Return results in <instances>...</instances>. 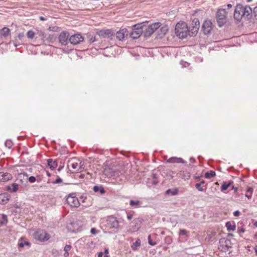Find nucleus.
Instances as JSON below:
<instances>
[{"label":"nucleus","instance_id":"f257e3e1","mask_svg":"<svg viewBox=\"0 0 257 257\" xmlns=\"http://www.w3.org/2000/svg\"><path fill=\"white\" fill-rule=\"evenodd\" d=\"M252 9L248 6H243L241 4L236 5L234 14V18L240 22L242 18L248 20L251 17Z\"/></svg>","mask_w":257,"mask_h":257},{"label":"nucleus","instance_id":"f03ea898","mask_svg":"<svg viewBox=\"0 0 257 257\" xmlns=\"http://www.w3.org/2000/svg\"><path fill=\"white\" fill-rule=\"evenodd\" d=\"M175 34L180 39L186 38L189 34L187 24L184 22L178 23L175 28Z\"/></svg>","mask_w":257,"mask_h":257},{"label":"nucleus","instance_id":"7ed1b4c3","mask_svg":"<svg viewBox=\"0 0 257 257\" xmlns=\"http://www.w3.org/2000/svg\"><path fill=\"white\" fill-rule=\"evenodd\" d=\"M145 28V24H137L133 26L132 31L130 33V37L133 39L139 38L144 33V29Z\"/></svg>","mask_w":257,"mask_h":257},{"label":"nucleus","instance_id":"20e7f679","mask_svg":"<svg viewBox=\"0 0 257 257\" xmlns=\"http://www.w3.org/2000/svg\"><path fill=\"white\" fill-rule=\"evenodd\" d=\"M216 21L219 27H222L226 22L227 12L225 9H219L216 14Z\"/></svg>","mask_w":257,"mask_h":257},{"label":"nucleus","instance_id":"39448f33","mask_svg":"<svg viewBox=\"0 0 257 257\" xmlns=\"http://www.w3.org/2000/svg\"><path fill=\"white\" fill-rule=\"evenodd\" d=\"M78 243L80 245H85L86 248L93 249L95 247L94 239L90 236H85L80 238L78 240Z\"/></svg>","mask_w":257,"mask_h":257},{"label":"nucleus","instance_id":"423d86ee","mask_svg":"<svg viewBox=\"0 0 257 257\" xmlns=\"http://www.w3.org/2000/svg\"><path fill=\"white\" fill-rule=\"evenodd\" d=\"M104 225L108 229H117L119 227V222L116 217L109 216L105 220Z\"/></svg>","mask_w":257,"mask_h":257},{"label":"nucleus","instance_id":"0eeeda50","mask_svg":"<svg viewBox=\"0 0 257 257\" xmlns=\"http://www.w3.org/2000/svg\"><path fill=\"white\" fill-rule=\"evenodd\" d=\"M161 26V24L159 22L153 23L149 26L145 24L144 30V36L145 37H150L154 32Z\"/></svg>","mask_w":257,"mask_h":257},{"label":"nucleus","instance_id":"6e6552de","mask_svg":"<svg viewBox=\"0 0 257 257\" xmlns=\"http://www.w3.org/2000/svg\"><path fill=\"white\" fill-rule=\"evenodd\" d=\"M35 238L40 241H45L50 238L49 234L43 230H38L34 234Z\"/></svg>","mask_w":257,"mask_h":257},{"label":"nucleus","instance_id":"1a4fd4ad","mask_svg":"<svg viewBox=\"0 0 257 257\" xmlns=\"http://www.w3.org/2000/svg\"><path fill=\"white\" fill-rule=\"evenodd\" d=\"M97 34L101 38H107L112 40L114 36V33L109 29L101 30L97 32Z\"/></svg>","mask_w":257,"mask_h":257},{"label":"nucleus","instance_id":"9d476101","mask_svg":"<svg viewBox=\"0 0 257 257\" xmlns=\"http://www.w3.org/2000/svg\"><path fill=\"white\" fill-rule=\"evenodd\" d=\"M66 201L71 207H78L80 205L78 199L73 194H70L68 196Z\"/></svg>","mask_w":257,"mask_h":257},{"label":"nucleus","instance_id":"9b49d317","mask_svg":"<svg viewBox=\"0 0 257 257\" xmlns=\"http://www.w3.org/2000/svg\"><path fill=\"white\" fill-rule=\"evenodd\" d=\"M70 35L67 31H62L59 35L58 39L59 43L63 46H66L69 41Z\"/></svg>","mask_w":257,"mask_h":257},{"label":"nucleus","instance_id":"f8f14e48","mask_svg":"<svg viewBox=\"0 0 257 257\" xmlns=\"http://www.w3.org/2000/svg\"><path fill=\"white\" fill-rule=\"evenodd\" d=\"M84 38L80 34H75L70 36L69 39V42L73 45H77L83 41Z\"/></svg>","mask_w":257,"mask_h":257},{"label":"nucleus","instance_id":"ddd939ff","mask_svg":"<svg viewBox=\"0 0 257 257\" xmlns=\"http://www.w3.org/2000/svg\"><path fill=\"white\" fill-rule=\"evenodd\" d=\"M47 37V34L41 31H38L36 33L35 42L40 45L45 42V39Z\"/></svg>","mask_w":257,"mask_h":257},{"label":"nucleus","instance_id":"4468645a","mask_svg":"<svg viewBox=\"0 0 257 257\" xmlns=\"http://www.w3.org/2000/svg\"><path fill=\"white\" fill-rule=\"evenodd\" d=\"M212 29V24L210 20H205L202 26V30L205 35L210 33Z\"/></svg>","mask_w":257,"mask_h":257},{"label":"nucleus","instance_id":"2eb2a0df","mask_svg":"<svg viewBox=\"0 0 257 257\" xmlns=\"http://www.w3.org/2000/svg\"><path fill=\"white\" fill-rule=\"evenodd\" d=\"M128 35V32L126 28H123L120 29L116 33V37L117 39L120 41H122L124 39L125 37Z\"/></svg>","mask_w":257,"mask_h":257},{"label":"nucleus","instance_id":"dca6fc26","mask_svg":"<svg viewBox=\"0 0 257 257\" xmlns=\"http://www.w3.org/2000/svg\"><path fill=\"white\" fill-rule=\"evenodd\" d=\"M199 21L198 19H194L191 24L192 35H196L199 29Z\"/></svg>","mask_w":257,"mask_h":257},{"label":"nucleus","instance_id":"f3484780","mask_svg":"<svg viewBox=\"0 0 257 257\" xmlns=\"http://www.w3.org/2000/svg\"><path fill=\"white\" fill-rule=\"evenodd\" d=\"M12 178V176L10 173L0 172V183L5 182L10 180Z\"/></svg>","mask_w":257,"mask_h":257},{"label":"nucleus","instance_id":"a211bd4d","mask_svg":"<svg viewBox=\"0 0 257 257\" xmlns=\"http://www.w3.org/2000/svg\"><path fill=\"white\" fill-rule=\"evenodd\" d=\"M205 181L204 180H202L200 183H196L195 185V188L200 192H203L206 190L207 189V187L206 185H204Z\"/></svg>","mask_w":257,"mask_h":257},{"label":"nucleus","instance_id":"6ab92c4d","mask_svg":"<svg viewBox=\"0 0 257 257\" xmlns=\"http://www.w3.org/2000/svg\"><path fill=\"white\" fill-rule=\"evenodd\" d=\"M167 162L169 163H183L185 164L186 163V162L184 161L181 158H177V157H171L169 158L167 161Z\"/></svg>","mask_w":257,"mask_h":257},{"label":"nucleus","instance_id":"aec40b11","mask_svg":"<svg viewBox=\"0 0 257 257\" xmlns=\"http://www.w3.org/2000/svg\"><path fill=\"white\" fill-rule=\"evenodd\" d=\"M70 166L76 171H81L83 168V165H81V162L79 163L77 162H71L70 163Z\"/></svg>","mask_w":257,"mask_h":257},{"label":"nucleus","instance_id":"412c9836","mask_svg":"<svg viewBox=\"0 0 257 257\" xmlns=\"http://www.w3.org/2000/svg\"><path fill=\"white\" fill-rule=\"evenodd\" d=\"M10 30L7 27H4L1 30L0 37L6 38L10 34Z\"/></svg>","mask_w":257,"mask_h":257},{"label":"nucleus","instance_id":"4be33fe9","mask_svg":"<svg viewBox=\"0 0 257 257\" xmlns=\"http://www.w3.org/2000/svg\"><path fill=\"white\" fill-rule=\"evenodd\" d=\"M130 205L134 208H140L142 207V202L139 200H131Z\"/></svg>","mask_w":257,"mask_h":257},{"label":"nucleus","instance_id":"5701e85b","mask_svg":"<svg viewBox=\"0 0 257 257\" xmlns=\"http://www.w3.org/2000/svg\"><path fill=\"white\" fill-rule=\"evenodd\" d=\"M178 174L181 178L184 180H188L190 177V173L187 171H180Z\"/></svg>","mask_w":257,"mask_h":257},{"label":"nucleus","instance_id":"b1692460","mask_svg":"<svg viewBox=\"0 0 257 257\" xmlns=\"http://www.w3.org/2000/svg\"><path fill=\"white\" fill-rule=\"evenodd\" d=\"M47 164L50 168L52 170L56 168L58 165L57 161L55 160L54 161L51 159H49L47 160Z\"/></svg>","mask_w":257,"mask_h":257},{"label":"nucleus","instance_id":"393cba45","mask_svg":"<svg viewBox=\"0 0 257 257\" xmlns=\"http://www.w3.org/2000/svg\"><path fill=\"white\" fill-rule=\"evenodd\" d=\"M93 190L96 193H99L100 194H103L105 191L102 186H94L93 187Z\"/></svg>","mask_w":257,"mask_h":257},{"label":"nucleus","instance_id":"a878e982","mask_svg":"<svg viewBox=\"0 0 257 257\" xmlns=\"http://www.w3.org/2000/svg\"><path fill=\"white\" fill-rule=\"evenodd\" d=\"M225 226L228 231H234L236 229V225L234 223H231L230 221H227L226 223Z\"/></svg>","mask_w":257,"mask_h":257},{"label":"nucleus","instance_id":"bb28decb","mask_svg":"<svg viewBox=\"0 0 257 257\" xmlns=\"http://www.w3.org/2000/svg\"><path fill=\"white\" fill-rule=\"evenodd\" d=\"M9 200V198L7 194H0V204H6Z\"/></svg>","mask_w":257,"mask_h":257},{"label":"nucleus","instance_id":"cd10ccee","mask_svg":"<svg viewBox=\"0 0 257 257\" xmlns=\"http://www.w3.org/2000/svg\"><path fill=\"white\" fill-rule=\"evenodd\" d=\"M168 31V27L167 25H164L161 27L160 29V33H159V35L160 37H162L164 36L167 31Z\"/></svg>","mask_w":257,"mask_h":257},{"label":"nucleus","instance_id":"c85d7f7f","mask_svg":"<svg viewBox=\"0 0 257 257\" xmlns=\"http://www.w3.org/2000/svg\"><path fill=\"white\" fill-rule=\"evenodd\" d=\"M88 42L90 43H93L97 41L95 36L91 33L87 34Z\"/></svg>","mask_w":257,"mask_h":257},{"label":"nucleus","instance_id":"c756f323","mask_svg":"<svg viewBox=\"0 0 257 257\" xmlns=\"http://www.w3.org/2000/svg\"><path fill=\"white\" fill-rule=\"evenodd\" d=\"M8 223V217L5 214H2V217L0 218V224L1 226L6 224Z\"/></svg>","mask_w":257,"mask_h":257},{"label":"nucleus","instance_id":"7c9ffc66","mask_svg":"<svg viewBox=\"0 0 257 257\" xmlns=\"http://www.w3.org/2000/svg\"><path fill=\"white\" fill-rule=\"evenodd\" d=\"M216 173L215 171H210L209 172H207L205 174V177L207 179H210L212 177H213L215 176Z\"/></svg>","mask_w":257,"mask_h":257},{"label":"nucleus","instance_id":"2f4dec72","mask_svg":"<svg viewBox=\"0 0 257 257\" xmlns=\"http://www.w3.org/2000/svg\"><path fill=\"white\" fill-rule=\"evenodd\" d=\"M141 245V240L139 239H138L135 242H134L132 245V248L133 250H136L137 249L138 247L140 246Z\"/></svg>","mask_w":257,"mask_h":257},{"label":"nucleus","instance_id":"473e14b6","mask_svg":"<svg viewBox=\"0 0 257 257\" xmlns=\"http://www.w3.org/2000/svg\"><path fill=\"white\" fill-rule=\"evenodd\" d=\"M231 183L230 182L228 183H226V182H224L223 183L221 187V191L223 192L226 190L230 186Z\"/></svg>","mask_w":257,"mask_h":257},{"label":"nucleus","instance_id":"72a5a7b5","mask_svg":"<svg viewBox=\"0 0 257 257\" xmlns=\"http://www.w3.org/2000/svg\"><path fill=\"white\" fill-rule=\"evenodd\" d=\"M27 36L29 39H35L36 33L32 30H29L27 33Z\"/></svg>","mask_w":257,"mask_h":257},{"label":"nucleus","instance_id":"f704fd0d","mask_svg":"<svg viewBox=\"0 0 257 257\" xmlns=\"http://www.w3.org/2000/svg\"><path fill=\"white\" fill-rule=\"evenodd\" d=\"M55 40V38L53 35L51 34L47 35V37L45 39V42L46 41L48 43L53 42Z\"/></svg>","mask_w":257,"mask_h":257},{"label":"nucleus","instance_id":"c9c22d12","mask_svg":"<svg viewBox=\"0 0 257 257\" xmlns=\"http://www.w3.org/2000/svg\"><path fill=\"white\" fill-rule=\"evenodd\" d=\"M166 194H171L172 196H175L178 194V190L177 189H175L173 190H172L171 189H168L166 192Z\"/></svg>","mask_w":257,"mask_h":257},{"label":"nucleus","instance_id":"e433bc0d","mask_svg":"<svg viewBox=\"0 0 257 257\" xmlns=\"http://www.w3.org/2000/svg\"><path fill=\"white\" fill-rule=\"evenodd\" d=\"M5 146L9 149H11L13 146V143L10 140H7L5 142Z\"/></svg>","mask_w":257,"mask_h":257},{"label":"nucleus","instance_id":"4c0bfd02","mask_svg":"<svg viewBox=\"0 0 257 257\" xmlns=\"http://www.w3.org/2000/svg\"><path fill=\"white\" fill-rule=\"evenodd\" d=\"M12 187L11 191L14 192H16L18 189V185L16 183H13L12 184Z\"/></svg>","mask_w":257,"mask_h":257},{"label":"nucleus","instance_id":"58836bf2","mask_svg":"<svg viewBox=\"0 0 257 257\" xmlns=\"http://www.w3.org/2000/svg\"><path fill=\"white\" fill-rule=\"evenodd\" d=\"M30 245V243L28 241H24L23 242H21L19 244V245L21 247H23L26 245L29 246Z\"/></svg>","mask_w":257,"mask_h":257},{"label":"nucleus","instance_id":"ea45409f","mask_svg":"<svg viewBox=\"0 0 257 257\" xmlns=\"http://www.w3.org/2000/svg\"><path fill=\"white\" fill-rule=\"evenodd\" d=\"M22 177L23 178V179H24V177H26V179H27V177H28L27 174L25 173L20 174L19 175L18 180L20 179V181H22V179H21V178H22Z\"/></svg>","mask_w":257,"mask_h":257},{"label":"nucleus","instance_id":"a19ab883","mask_svg":"<svg viewBox=\"0 0 257 257\" xmlns=\"http://www.w3.org/2000/svg\"><path fill=\"white\" fill-rule=\"evenodd\" d=\"M148 242L151 245H155L156 244V242L155 241H153L151 240V235L148 236Z\"/></svg>","mask_w":257,"mask_h":257},{"label":"nucleus","instance_id":"79ce46f5","mask_svg":"<svg viewBox=\"0 0 257 257\" xmlns=\"http://www.w3.org/2000/svg\"><path fill=\"white\" fill-rule=\"evenodd\" d=\"M252 13H253L255 19L257 20V6L252 10Z\"/></svg>","mask_w":257,"mask_h":257},{"label":"nucleus","instance_id":"37998d69","mask_svg":"<svg viewBox=\"0 0 257 257\" xmlns=\"http://www.w3.org/2000/svg\"><path fill=\"white\" fill-rule=\"evenodd\" d=\"M28 180L31 183H34L36 180V177L34 176H31L28 178Z\"/></svg>","mask_w":257,"mask_h":257},{"label":"nucleus","instance_id":"c03bdc74","mask_svg":"<svg viewBox=\"0 0 257 257\" xmlns=\"http://www.w3.org/2000/svg\"><path fill=\"white\" fill-rule=\"evenodd\" d=\"M187 233V230L185 229H181L179 231V235H185Z\"/></svg>","mask_w":257,"mask_h":257},{"label":"nucleus","instance_id":"a18cd8bd","mask_svg":"<svg viewBox=\"0 0 257 257\" xmlns=\"http://www.w3.org/2000/svg\"><path fill=\"white\" fill-rule=\"evenodd\" d=\"M71 248V246L70 245H66L64 248V250L66 252H68Z\"/></svg>","mask_w":257,"mask_h":257},{"label":"nucleus","instance_id":"49530a36","mask_svg":"<svg viewBox=\"0 0 257 257\" xmlns=\"http://www.w3.org/2000/svg\"><path fill=\"white\" fill-rule=\"evenodd\" d=\"M62 182V180L60 178L58 177L55 181L53 182V184H58Z\"/></svg>","mask_w":257,"mask_h":257},{"label":"nucleus","instance_id":"de8ad7c7","mask_svg":"<svg viewBox=\"0 0 257 257\" xmlns=\"http://www.w3.org/2000/svg\"><path fill=\"white\" fill-rule=\"evenodd\" d=\"M24 38V33H19L18 35V38L20 40H22L23 39V38Z\"/></svg>","mask_w":257,"mask_h":257},{"label":"nucleus","instance_id":"09e8293b","mask_svg":"<svg viewBox=\"0 0 257 257\" xmlns=\"http://www.w3.org/2000/svg\"><path fill=\"white\" fill-rule=\"evenodd\" d=\"M90 232L92 234H96L97 233V230L95 228H92L90 230Z\"/></svg>","mask_w":257,"mask_h":257},{"label":"nucleus","instance_id":"8fccbe9b","mask_svg":"<svg viewBox=\"0 0 257 257\" xmlns=\"http://www.w3.org/2000/svg\"><path fill=\"white\" fill-rule=\"evenodd\" d=\"M237 232L239 234H240L245 232V229L243 228H238Z\"/></svg>","mask_w":257,"mask_h":257},{"label":"nucleus","instance_id":"3c124183","mask_svg":"<svg viewBox=\"0 0 257 257\" xmlns=\"http://www.w3.org/2000/svg\"><path fill=\"white\" fill-rule=\"evenodd\" d=\"M253 192V189L251 187H248L246 190L247 193H249L250 194H252Z\"/></svg>","mask_w":257,"mask_h":257},{"label":"nucleus","instance_id":"603ef678","mask_svg":"<svg viewBox=\"0 0 257 257\" xmlns=\"http://www.w3.org/2000/svg\"><path fill=\"white\" fill-rule=\"evenodd\" d=\"M240 214V212L238 210H236L233 212V215L235 216H238Z\"/></svg>","mask_w":257,"mask_h":257},{"label":"nucleus","instance_id":"864d4df0","mask_svg":"<svg viewBox=\"0 0 257 257\" xmlns=\"http://www.w3.org/2000/svg\"><path fill=\"white\" fill-rule=\"evenodd\" d=\"M182 65H183V67H186L189 65V64L186 62H184L183 63H182Z\"/></svg>","mask_w":257,"mask_h":257},{"label":"nucleus","instance_id":"5fc2aeb1","mask_svg":"<svg viewBox=\"0 0 257 257\" xmlns=\"http://www.w3.org/2000/svg\"><path fill=\"white\" fill-rule=\"evenodd\" d=\"M132 218H133V215L132 214H127V218L128 220H130L132 219Z\"/></svg>","mask_w":257,"mask_h":257},{"label":"nucleus","instance_id":"6e6d98bb","mask_svg":"<svg viewBox=\"0 0 257 257\" xmlns=\"http://www.w3.org/2000/svg\"><path fill=\"white\" fill-rule=\"evenodd\" d=\"M63 255H64V257H68L69 256V253H68V252L65 251Z\"/></svg>","mask_w":257,"mask_h":257},{"label":"nucleus","instance_id":"4d7b16f0","mask_svg":"<svg viewBox=\"0 0 257 257\" xmlns=\"http://www.w3.org/2000/svg\"><path fill=\"white\" fill-rule=\"evenodd\" d=\"M14 46H15L16 47H18L20 44H18L17 43L16 40L15 41V42H14Z\"/></svg>","mask_w":257,"mask_h":257},{"label":"nucleus","instance_id":"13d9d810","mask_svg":"<svg viewBox=\"0 0 257 257\" xmlns=\"http://www.w3.org/2000/svg\"><path fill=\"white\" fill-rule=\"evenodd\" d=\"M245 197H247L248 199H250L251 198V194H249V195H248V194H246L245 195Z\"/></svg>","mask_w":257,"mask_h":257},{"label":"nucleus","instance_id":"bf43d9fd","mask_svg":"<svg viewBox=\"0 0 257 257\" xmlns=\"http://www.w3.org/2000/svg\"><path fill=\"white\" fill-rule=\"evenodd\" d=\"M157 175L156 174H152V177L154 178V179H156L157 178Z\"/></svg>","mask_w":257,"mask_h":257},{"label":"nucleus","instance_id":"052dcab7","mask_svg":"<svg viewBox=\"0 0 257 257\" xmlns=\"http://www.w3.org/2000/svg\"><path fill=\"white\" fill-rule=\"evenodd\" d=\"M103 255V253L102 252H100L98 254V257H102Z\"/></svg>","mask_w":257,"mask_h":257},{"label":"nucleus","instance_id":"680f3d73","mask_svg":"<svg viewBox=\"0 0 257 257\" xmlns=\"http://www.w3.org/2000/svg\"><path fill=\"white\" fill-rule=\"evenodd\" d=\"M85 177V175L84 174H80L79 178H84Z\"/></svg>","mask_w":257,"mask_h":257},{"label":"nucleus","instance_id":"e2e57ef3","mask_svg":"<svg viewBox=\"0 0 257 257\" xmlns=\"http://www.w3.org/2000/svg\"><path fill=\"white\" fill-rule=\"evenodd\" d=\"M40 19L41 21H45L46 20V18L43 17H40Z\"/></svg>","mask_w":257,"mask_h":257},{"label":"nucleus","instance_id":"0e129e2a","mask_svg":"<svg viewBox=\"0 0 257 257\" xmlns=\"http://www.w3.org/2000/svg\"><path fill=\"white\" fill-rule=\"evenodd\" d=\"M227 8H228V9H230V8H232V5H231V4H228V5H227Z\"/></svg>","mask_w":257,"mask_h":257},{"label":"nucleus","instance_id":"69168bd1","mask_svg":"<svg viewBox=\"0 0 257 257\" xmlns=\"http://www.w3.org/2000/svg\"><path fill=\"white\" fill-rule=\"evenodd\" d=\"M255 252L257 255V245L254 247Z\"/></svg>","mask_w":257,"mask_h":257},{"label":"nucleus","instance_id":"338daca9","mask_svg":"<svg viewBox=\"0 0 257 257\" xmlns=\"http://www.w3.org/2000/svg\"><path fill=\"white\" fill-rule=\"evenodd\" d=\"M233 234L232 233H229L228 234V236H233Z\"/></svg>","mask_w":257,"mask_h":257},{"label":"nucleus","instance_id":"774afa93","mask_svg":"<svg viewBox=\"0 0 257 257\" xmlns=\"http://www.w3.org/2000/svg\"><path fill=\"white\" fill-rule=\"evenodd\" d=\"M63 168V166H62V167H60L59 168V169H58V171H60Z\"/></svg>","mask_w":257,"mask_h":257}]
</instances>
